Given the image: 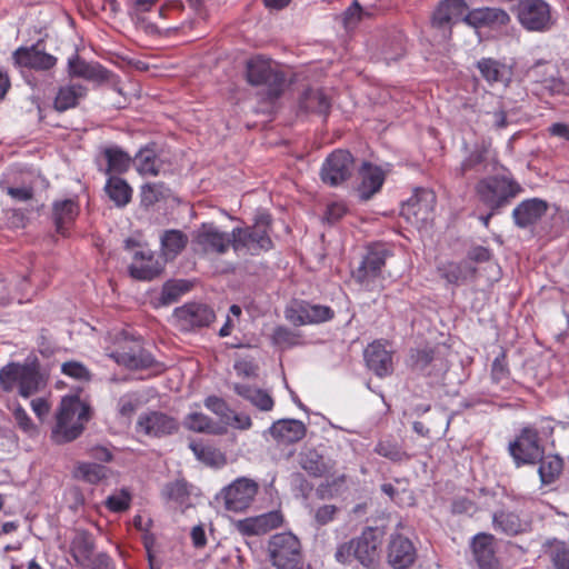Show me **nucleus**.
I'll return each mask as SVG.
<instances>
[{
    "mask_svg": "<svg viewBox=\"0 0 569 569\" xmlns=\"http://www.w3.org/2000/svg\"><path fill=\"white\" fill-rule=\"evenodd\" d=\"M91 416V407L78 396L63 397L56 412L52 440L59 445L76 440L83 432Z\"/></svg>",
    "mask_w": 569,
    "mask_h": 569,
    "instance_id": "nucleus-1",
    "label": "nucleus"
},
{
    "mask_svg": "<svg viewBox=\"0 0 569 569\" xmlns=\"http://www.w3.org/2000/svg\"><path fill=\"white\" fill-rule=\"evenodd\" d=\"M47 387V378L40 365L33 362L11 361L0 368V388L4 392H17L22 398H30Z\"/></svg>",
    "mask_w": 569,
    "mask_h": 569,
    "instance_id": "nucleus-2",
    "label": "nucleus"
},
{
    "mask_svg": "<svg viewBox=\"0 0 569 569\" xmlns=\"http://www.w3.org/2000/svg\"><path fill=\"white\" fill-rule=\"evenodd\" d=\"M271 233V217L260 213L252 226L232 229V250L239 257H258L273 248Z\"/></svg>",
    "mask_w": 569,
    "mask_h": 569,
    "instance_id": "nucleus-3",
    "label": "nucleus"
},
{
    "mask_svg": "<svg viewBox=\"0 0 569 569\" xmlns=\"http://www.w3.org/2000/svg\"><path fill=\"white\" fill-rule=\"evenodd\" d=\"M473 190L477 200L493 212H500L523 192L522 186L507 174L483 177L476 182Z\"/></svg>",
    "mask_w": 569,
    "mask_h": 569,
    "instance_id": "nucleus-4",
    "label": "nucleus"
},
{
    "mask_svg": "<svg viewBox=\"0 0 569 569\" xmlns=\"http://www.w3.org/2000/svg\"><path fill=\"white\" fill-rule=\"evenodd\" d=\"M246 79L252 87L261 88L266 100L280 98L286 88V74L279 66L264 56H254L246 63Z\"/></svg>",
    "mask_w": 569,
    "mask_h": 569,
    "instance_id": "nucleus-5",
    "label": "nucleus"
},
{
    "mask_svg": "<svg viewBox=\"0 0 569 569\" xmlns=\"http://www.w3.org/2000/svg\"><path fill=\"white\" fill-rule=\"evenodd\" d=\"M553 428L548 421L547 427L538 429L535 425H528L520 429L516 438L509 442L508 452L511 456L516 467L533 466L541 460L545 455L541 433H551Z\"/></svg>",
    "mask_w": 569,
    "mask_h": 569,
    "instance_id": "nucleus-6",
    "label": "nucleus"
},
{
    "mask_svg": "<svg viewBox=\"0 0 569 569\" xmlns=\"http://www.w3.org/2000/svg\"><path fill=\"white\" fill-rule=\"evenodd\" d=\"M267 553L276 569H305L301 541L290 531L272 535L267 543Z\"/></svg>",
    "mask_w": 569,
    "mask_h": 569,
    "instance_id": "nucleus-7",
    "label": "nucleus"
},
{
    "mask_svg": "<svg viewBox=\"0 0 569 569\" xmlns=\"http://www.w3.org/2000/svg\"><path fill=\"white\" fill-rule=\"evenodd\" d=\"M389 256L390 250L385 244L370 246L359 267L352 272L355 281L368 291L381 290L382 270Z\"/></svg>",
    "mask_w": 569,
    "mask_h": 569,
    "instance_id": "nucleus-8",
    "label": "nucleus"
},
{
    "mask_svg": "<svg viewBox=\"0 0 569 569\" xmlns=\"http://www.w3.org/2000/svg\"><path fill=\"white\" fill-rule=\"evenodd\" d=\"M191 246L201 257L223 256L232 248V231H223L213 222L201 223L193 232Z\"/></svg>",
    "mask_w": 569,
    "mask_h": 569,
    "instance_id": "nucleus-9",
    "label": "nucleus"
},
{
    "mask_svg": "<svg viewBox=\"0 0 569 569\" xmlns=\"http://www.w3.org/2000/svg\"><path fill=\"white\" fill-rule=\"evenodd\" d=\"M172 317L180 331L193 332L208 328L216 320V312L207 303L192 301L176 308Z\"/></svg>",
    "mask_w": 569,
    "mask_h": 569,
    "instance_id": "nucleus-10",
    "label": "nucleus"
},
{
    "mask_svg": "<svg viewBox=\"0 0 569 569\" xmlns=\"http://www.w3.org/2000/svg\"><path fill=\"white\" fill-rule=\"evenodd\" d=\"M516 13L519 23L528 31L542 32L553 23L550 6L545 0H520Z\"/></svg>",
    "mask_w": 569,
    "mask_h": 569,
    "instance_id": "nucleus-11",
    "label": "nucleus"
},
{
    "mask_svg": "<svg viewBox=\"0 0 569 569\" xmlns=\"http://www.w3.org/2000/svg\"><path fill=\"white\" fill-rule=\"evenodd\" d=\"M12 63L18 69L46 72L53 69L58 59L44 50L43 41L39 40L31 46L17 48L11 56Z\"/></svg>",
    "mask_w": 569,
    "mask_h": 569,
    "instance_id": "nucleus-12",
    "label": "nucleus"
},
{
    "mask_svg": "<svg viewBox=\"0 0 569 569\" xmlns=\"http://www.w3.org/2000/svg\"><path fill=\"white\" fill-rule=\"evenodd\" d=\"M355 159L352 154L342 149L332 151L320 170L321 180L331 187H336L347 181L353 172Z\"/></svg>",
    "mask_w": 569,
    "mask_h": 569,
    "instance_id": "nucleus-13",
    "label": "nucleus"
},
{
    "mask_svg": "<svg viewBox=\"0 0 569 569\" xmlns=\"http://www.w3.org/2000/svg\"><path fill=\"white\" fill-rule=\"evenodd\" d=\"M469 11L465 0H441L435 8L431 16V27L439 31L443 39H450L452 26L462 21Z\"/></svg>",
    "mask_w": 569,
    "mask_h": 569,
    "instance_id": "nucleus-14",
    "label": "nucleus"
},
{
    "mask_svg": "<svg viewBox=\"0 0 569 569\" xmlns=\"http://www.w3.org/2000/svg\"><path fill=\"white\" fill-rule=\"evenodd\" d=\"M179 429V422L172 416L158 410H148L139 415L136 431L150 438H162L173 435Z\"/></svg>",
    "mask_w": 569,
    "mask_h": 569,
    "instance_id": "nucleus-15",
    "label": "nucleus"
},
{
    "mask_svg": "<svg viewBox=\"0 0 569 569\" xmlns=\"http://www.w3.org/2000/svg\"><path fill=\"white\" fill-rule=\"evenodd\" d=\"M259 490V485L248 478H238L222 491L224 507L229 511H243L250 507Z\"/></svg>",
    "mask_w": 569,
    "mask_h": 569,
    "instance_id": "nucleus-16",
    "label": "nucleus"
},
{
    "mask_svg": "<svg viewBox=\"0 0 569 569\" xmlns=\"http://www.w3.org/2000/svg\"><path fill=\"white\" fill-rule=\"evenodd\" d=\"M436 196L428 189H419L401 208V216L413 224H423L432 218Z\"/></svg>",
    "mask_w": 569,
    "mask_h": 569,
    "instance_id": "nucleus-17",
    "label": "nucleus"
},
{
    "mask_svg": "<svg viewBox=\"0 0 569 569\" xmlns=\"http://www.w3.org/2000/svg\"><path fill=\"white\" fill-rule=\"evenodd\" d=\"M284 317L295 326H306L329 321L335 317V311L328 306L300 301L287 307Z\"/></svg>",
    "mask_w": 569,
    "mask_h": 569,
    "instance_id": "nucleus-18",
    "label": "nucleus"
},
{
    "mask_svg": "<svg viewBox=\"0 0 569 569\" xmlns=\"http://www.w3.org/2000/svg\"><path fill=\"white\" fill-rule=\"evenodd\" d=\"M527 77L550 94H568L569 84L559 77L556 64L539 60L527 70Z\"/></svg>",
    "mask_w": 569,
    "mask_h": 569,
    "instance_id": "nucleus-19",
    "label": "nucleus"
},
{
    "mask_svg": "<svg viewBox=\"0 0 569 569\" xmlns=\"http://www.w3.org/2000/svg\"><path fill=\"white\" fill-rule=\"evenodd\" d=\"M511 18L509 13L496 7L475 8L467 12L462 22L473 29L488 28L497 30L509 24Z\"/></svg>",
    "mask_w": 569,
    "mask_h": 569,
    "instance_id": "nucleus-20",
    "label": "nucleus"
},
{
    "mask_svg": "<svg viewBox=\"0 0 569 569\" xmlns=\"http://www.w3.org/2000/svg\"><path fill=\"white\" fill-rule=\"evenodd\" d=\"M128 347H120L112 350L109 357L118 365L131 370L151 368L156 360L147 351H144L138 341L131 340Z\"/></svg>",
    "mask_w": 569,
    "mask_h": 569,
    "instance_id": "nucleus-21",
    "label": "nucleus"
},
{
    "mask_svg": "<svg viewBox=\"0 0 569 569\" xmlns=\"http://www.w3.org/2000/svg\"><path fill=\"white\" fill-rule=\"evenodd\" d=\"M162 270L163 264L154 252L149 249L136 250L132 256V262L128 267L130 277L139 281H151L159 277Z\"/></svg>",
    "mask_w": 569,
    "mask_h": 569,
    "instance_id": "nucleus-22",
    "label": "nucleus"
},
{
    "mask_svg": "<svg viewBox=\"0 0 569 569\" xmlns=\"http://www.w3.org/2000/svg\"><path fill=\"white\" fill-rule=\"evenodd\" d=\"M356 560L363 567L373 569L379 562L380 536L375 528H366L361 535L353 538Z\"/></svg>",
    "mask_w": 569,
    "mask_h": 569,
    "instance_id": "nucleus-23",
    "label": "nucleus"
},
{
    "mask_svg": "<svg viewBox=\"0 0 569 569\" xmlns=\"http://www.w3.org/2000/svg\"><path fill=\"white\" fill-rule=\"evenodd\" d=\"M493 530L502 535L515 537L531 531L532 520L510 510H499L492 515Z\"/></svg>",
    "mask_w": 569,
    "mask_h": 569,
    "instance_id": "nucleus-24",
    "label": "nucleus"
},
{
    "mask_svg": "<svg viewBox=\"0 0 569 569\" xmlns=\"http://www.w3.org/2000/svg\"><path fill=\"white\" fill-rule=\"evenodd\" d=\"M283 520V515L280 510H272L256 517L239 520L236 527L243 536H260L281 527Z\"/></svg>",
    "mask_w": 569,
    "mask_h": 569,
    "instance_id": "nucleus-25",
    "label": "nucleus"
},
{
    "mask_svg": "<svg viewBox=\"0 0 569 569\" xmlns=\"http://www.w3.org/2000/svg\"><path fill=\"white\" fill-rule=\"evenodd\" d=\"M549 204L540 198L526 199L512 210V220L518 228L526 229L536 224L548 211Z\"/></svg>",
    "mask_w": 569,
    "mask_h": 569,
    "instance_id": "nucleus-26",
    "label": "nucleus"
},
{
    "mask_svg": "<svg viewBox=\"0 0 569 569\" xmlns=\"http://www.w3.org/2000/svg\"><path fill=\"white\" fill-rule=\"evenodd\" d=\"M416 548L410 539L402 535H392L388 545L387 559L395 569H407L416 560Z\"/></svg>",
    "mask_w": 569,
    "mask_h": 569,
    "instance_id": "nucleus-27",
    "label": "nucleus"
},
{
    "mask_svg": "<svg viewBox=\"0 0 569 569\" xmlns=\"http://www.w3.org/2000/svg\"><path fill=\"white\" fill-rule=\"evenodd\" d=\"M363 356L367 367L373 371L376 376L383 378L392 373V355L386 349L381 341H373L368 345Z\"/></svg>",
    "mask_w": 569,
    "mask_h": 569,
    "instance_id": "nucleus-28",
    "label": "nucleus"
},
{
    "mask_svg": "<svg viewBox=\"0 0 569 569\" xmlns=\"http://www.w3.org/2000/svg\"><path fill=\"white\" fill-rule=\"evenodd\" d=\"M79 203L74 199L54 200L52 202L51 217L56 231L66 237L68 234V230L79 216Z\"/></svg>",
    "mask_w": 569,
    "mask_h": 569,
    "instance_id": "nucleus-29",
    "label": "nucleus"
},
{
    "mask_svg": "<svg viewBox=\"0 0 569 569\" xmlns=\"http://www.w3.org/2000/svg\"><path fill=\"white\" fill-rule=\"evenodd\" d=\"M268 431L278 443L291 445L305 438L307 428L300 420L280 419Z\"/></svg>",
    "mask_w": 569,
    "mask_h": 569,
    "instance_id": "nucleus-30",
    "label": "nucleus"
},
{
    "mask_svg": "<svg viewBox=\"0 0 569 569\" xmlns=\"http://www.w3.org/2000/svg\"><path fill=\"white\" fill-rule=\"evenodd\" d=\"M361 182L358 186L359 198L363 201L369 200L375 193L380 191L386 176L382 169L369 162H363L359 170Z\"/></svg>",
    "mask_w": 569,
    "mask_h": 569,
    "instance_id": "nucleus-31",
    "label": "nucleus"
},
{
    "mask_svg": "<svg viewBox=\"0 0 569 569\" xmlns=\"http://www.w3.org/2000/svg\"><path fill=\"white\" fill-rule=\"evenodd\" d=\"M481 77L490 86L501 83L507 86L512 77L511 68L493 58H481L476 64Z\"/></svg>",
    "mask_w": 569,
    "mask_h": 569,
    "instance_id": "nucleus-32",
    "label": "nucleus"
},
{
    "mask_svg": "<svg viewBox=\"0 0 569 569\" xmlns=\"http://www.w3.org/2000/svg\"><path fill=\"white\" fill-rule=\"evenodd\" d=\"M472 552L480 569H496L497 559L493 551V536L478 533L472 540Z\"/></svg>",
    "mask_w": 569,
    "mask_h": 569,
    "instance_id": "nucleus-33",
    "label": "nucleus"
},
{
    "mask_svg": "<svg viewBox=\"0 0 569 569\" xmlns=\"http://www.w3.org/2000/svg\"><path fill=\"white\" fill-rule=\"evenodd\" d=\"M300 467L311 477L321 478L335 468L332 460H326L317 450L308 449L300 453Z\"/></svg>",
    "mask_w": 569,
    "mask_h": 569,
    "instance_id": "nucleus-34",
    "label": "nucleus"
},
{
    "mask_svg": "<svg viewBox=\"0 0 569 569\" xmlns=\"http://www.w3.org/2000/svg\"><path fill=\"white\" fill-rule=\"evenodd\" d=\"M232 389L239 397L261 411H271L274 406L273 398L267 390L246 383H233Z\"/></svg>",
    "mask_w": 569,
    "mask_h": 569,
    "instance_id": "nucleus-35",
    "label": "nucleus"
},
{
    "mask_svg": "<svg viewBox=\"0 0 569 569\" xmlns=\"http://www.w3.org/2000/svg\"><path fill=\"white\" fill-rule=\"evenodd\" d=\"M68 73L72 78H82L86 80L106 79V69L98 63H89L78 54L68 59Z\"/></svg>",
    "mask_w": 569,
    "mask_h": 569,
    "instance_id": "nucleus-36",
    "label": "nucleus"
},
{
    "mask_svg": "<svg viewBox=\"0 0 569 569\" xmlns=\"http://www.w3.org/2000/svg\"><path fill=\"white\" fill-rule=\"evenodd\" d=\"M299 108L308 113L327 116L331 102L321 89H307L299 99Z\"/></svg>",
    "mask_w": 569,
    "mask_h": 569,
    "instance_id": "nucleus-37",
    "label": "nucleus"
},
{
    "mask_svg": "<svg viewBox=\"0 0 569 569\" xmlns=\"http://www.w3.org/2000/svg\"><path fill=\"white\" fill-rule=\"evenodd\" d=\"M140 176L156 177L160 173L162 161L151 147L141 148L132 161Z\"/></svg>",
    "mask_w": 569,
    "mask_h": 569,
    "instance_id": "nucleus-38",
    "label": "nucleus"
},
{
    "mask_svg": "<svg viewBox=\"0 0 569 569\" xmlns=\"http://www.w3.org/2000/svg\"><path fill=\"white\" fill-rule=\"evenodd\" d=\"M87 94L86 87L81 84H67L59 88L53 101L57 111L63 112L78 106L80 99Z\"/></svg>",
    "mask_w": 569,
    "mask_h": 569,
    "instance_id": "nucleus-39",
    "label": "nucleus"
},
{
    "mask_svg": "<svg viewBox=\"0 0 569 569\" xmlns=\"http://www.w3.org/2000/svg\"><path fill=\"white\" fill-rule=\"evenodd\" d=\"M94 543L87 531H77L70 543L71 555L79 566H84L91 558Z\"/></svg>",
    "mask_w": 569,
    "mask_h": 569,
    "instance_id": "nucleus-40",
    "label": "nucleus"
},
{
    "mask_svg": "<svg viewBox=\"0 0 569 569\" xmlns=\"http://www.w3.org/2000/svg\"><path fill=\"white\" fill-rule=\"evenodd\" d=\"M102 154L107 161L106 173H123L129 168L133 159L118 146L106 147Z\"/></svg>",
    "mask_w": 569,
    "mask_h": 569,
    "instance_id": "nucleus-41",
    "label": "nucleus"
},
{
    "mask_svg": "<svg viewBox=\"0 0 569 569\" xmlns=\"http://www.w3.org/2000/svg\"><path fill=\"white\" fill-rule=\"evenodd\" d=\"M375 452L395 463H403L411 459V455L403 450L392 437L380 439L375 447Z\"/></svg>",
    "mask_w": 569,
    "mask_h": 569,
    "instance_id": "nucleus-42",
    "label": "nucleus"
},
{
    "mask_svg": "<svg viewBox=\"0 0 569 569\" xmlns=\"http://www.w3.org/2000/svg\"><path fill=\"white\" fill-rule=\"evenodd\" d=\"M161 251L167 259H174L187 246L188 237L181 230H166L161 238Z\"/></svg>",
    "mask_w": 569,
    "mask_h": 569,
    "instance_id": "nucleus-43",
    "label": "nucleus"
},
{
    "mask_svg": "<svg viewBox=\"0 0 569 569\" xmlns=\"http://www.w3.org/2000/svg\"><path fill=\"white\" fill-rule=\"evenodd\" d=\"M106 192L109 198L118 206H127L132 197V189L128 182L117 176H111L106 183Z\"/></svg>",
    "mask_w": 569,
    "mask_h": 569,
    "instance_id": "nucleus-44",
    "label": "nucleus"
},
{
    "mask_svg": "<svg viewBox=\"0 0 569 569\" xmlns=\"http://www.w3.org/2000/svg\"><path fill=\"white\" fill-rule=\"evenodd\" d=\"M538 463V473L542 485L552 483L560 476L563 468V461L557 455H543Z\"/></svg>",
    "mask_w": 569,
    "mask_h": 569,
    "instance_id": "nucleus-45",
    "label": "nucleus"
},
{
    "mask_svg": "<svg viewBox=\"0 0 569 569\" xmlns=\"http://www.w3.org/2000/svg\"><path fill=\"white\" fill-rule=\"evenodd\" d=\"M169 188L163 182H148L141 186L140 201L143 207H151L169 196Z\"/></svg>",
    "mask_w": 569,
    "mask_h": 569,
    "instance_id": "nucleus-46",
    "label": "nucleus"
},
{
    "mask_svg": "<svg viewBox=\"0 0 569 569\" xmlns=\"http://www.w3.org/2000/svg\"><path fill=\"white\" fill-rule=\"evenodd\" d=\"M546 555L555 569H569V542L550 541L547 546Z\"/></svg>",
    "mask_w": 569,
    "mask_h": 569,
    "instance_id": "nucleus-47",
    "label": "nucleus"
},
{
    "mask_svg": "<svg viewBox=\"0 0 569 569\" xmlns=\"http://www.w3.org/2000/svg\"><path fill=\"white\" fill-rule=\"evenodd\" d=\"M271 341L281 349H290L301 343V335L288 327L278 326L271 335Z\"/></svg>",
    "mask_w": 569,
    "mask_h": 569,
    "instance_id": "nucleus-48",
    "label": "nucleus"
},
{
    "mask_svg": "<svg viewBox=\"0 0 569 569\" xmlns=\"http://www.w3.org/2000/svg\"><path fill=\"white\" fill-rule=\"evenodd\" d=\"M74 477L89 483H98L106 477V468L94 462H79L74 468Z\"/></svg>",
    "mask_w": 569,
    "mask_h": 569,
    "instance_id": "nucleus-49",
    "label": "nucleus"
},
{
    "mask_svg": "<svg viewBox=\"0 0 569 569\" xmlns=\"http://www.w3.org/2000/svg\"><path fill=\"white\" fill-rule=\"evenodd\" d=\"M189 290V286L186 281H169L166 282L161 290L160 301L162 305H171Z\"/></svg>",
    "mask_w": 569,
    "mask_h": 569,
    "instance_id": "nucleus-50",
    "label": "nucleus"
},
{
    "mask_svg": "<svg viewBox=\"0 0 569 569\" xmlns=\"http://www.w3.org/2000/svg\"><path fill=\"white\" fill-rule=\"evenodd\" d=\"M61 372L80 382H89L92 378V373L88 367L76 360L63 362L61 365Z\"/></svg>",
    "mask_w": 569,
    "mask_h": 569,
    "instance_id": "nucleus-51",
    "label": "nucleus"
},
{
    "mask_svg": "<svg viewBox=\"0 0 569 569\" xmlns=\"http://www.w3.org/2000/svg\"><path fill=\"white\" fill-rule=\"evenodd\" d=\"M410 359L413 369L421 372L427 371L433 361L440 360L432 348L417 349L411 352Z\"/></svg>",
    "mask_w": 569,
    "mask_h": 569,
    "instance_id": "nucleus-52",
    "label": "nucleus"
},
{
    "mask_svg": "<svg viewBox=\"0 0 569 569\" xmlns=\"http://www.w3.org/2000/svg\"><path fill=\"white\" fill-rule=\"evenodd\" d=\"M189 430L197 432H214V422L203 413L194 412L190 413L184 422Z\"/></svg>",
    "mask_w": 569,
    "mask_h": 569,
    "instance_id": "nucleus-53",
    "label": "nucleus"
},
{
    "mask_svg": "<svg viewBox=\"0 0 569 569\" xmlns=\"http://www.w3.org/2000/svg\"><path fill=\"white\" fill-rule=\"evenodd\" d=\"M190 449L194 453L198 460L206 465L213 466L222 458L221 453L210 446H204L198 442H190Z\"/></svg>",
    "mask_w": 569,
    "mask_h": 569,
    "instance_id": "nucleus-54",
    "label": "nucleus"
},
{
    "mask_svg": "<svg viewBox=\"0 0 569 569\" xmlns=\"http://www.w3.org/2000/svg\"><path fill=\"white\" fill-rule=\"evenodd\" d=\"M510 370L507 363V356L501 351L492 361L491 365V379L495 383L499 385L509 379Z\"/></svg>",
    "mask_w": 569,
    "mask_h": 569,
    "instance_id": "nucleus-55",
    "label": "nucleus"
},
{
    "mask_svg": "<svg viewBox=\"0 0 569 569\" xmlns=\"http://www.w3.org/2000/svg\"><path fill=\"white\" fill-rule=\"evenodd\" d=\"M130 502V492L127 489H121L119 492L107 498L106 506L113 512H123L129 509Z\"/></svg>",
    "mask_w": 569,
    "mask_h": 569,
    "instance_id": "nucleus-56",
    "label": "nucleus"
},
{
    "mask_svg": "<svg viewBox=\"0 0 569 569\" xmlns=\"http://www.w3.org/2000/svg\"><path fill=\"white\" fill-rule=\"evenodd\" d=\"M487 149L485 147H476L459 167L460 176H465L468 171L476 169L486 160Z\"/></svg>",
    "mask_w": 569,
    "mask_h": 569,
    "instance_id": "nucleus-57",
    "label": "nucleus"
},
{
    "mask_svg": "<svg viewBox=\"0 0 569 569\" xmlns=\"http://www.w3.org/2000/svg\"><path fill=\"white\" fill-rule=\"evenodd\" d=\"M139 406V399L136 395L127 393L120 397L117 405L118 413L127 419H130Z\"/></svg>",
    "mask_w": 569,
    "mask_h": 569,
    "instance_id": "nucleus-58",
    "label": "nucleus"
},
{
    "mask_svg": "<svg viewBox=\"0 0 569 569\" xmlns=\"http://www.w3.org/2000/svg\"><path fill=\"white\" fill-rule=\"evenodd\" d=\"M164 495L170 500L183 502L189 496L187 483L183 480L168 483L164 488Z\"/></svg>",
    "mask_w": 569,
    "mask_h": 569,
    "instance_id": "nucleus-59",
    "label": "nucleus"
},
{
    "mask_svg": "<svg viewBox=\"0 0 569 569\" xmlns=\"http://www.w3.org/2000/svg\"><path fill=\"white\" fill-rule=\"evenodd\" d=\"M346 482V476L341 475L332 480H327L326 482L321 483L317 489V495L321 498H331L336 495H338L340 488Z\"/></svg>",
    "mask_w": 569,
    "mask_h": 569,
    "instance_id": "nucleus-60",
    "label": "nucleus"
},
{
    "mask_svg": "<svg viewBox=\"0 0 569 569\" xmlns=\"http://www.w3.org/2000/svg\"><path fill=\"white\" fill-rule=\"evenodd\" d=\"M473 272L475 270L461 263H449L445 270L443 277L450 283H458L466 279V272Z\"/></svg>",
    "mask_w": 569,
    "mask_h": 569,
    "instance_id": "nucleus-61",
    "label": "nucleus"
},
{
    "mask_svg": "<svg viewBox=\"0 0 569 569\" xmlns=\"http://www.w3.org/2000/svg\"><path fill=\"white\" fill-rule=\"evenodd\" d=\"M13 417L19 428L28 435L37 432V428L33 425L31 418L27 411L19 405L13 410Z\"/></svg>",
    "mask_w": 569,
    "mask_h": 569,
    "instance_id": "nucleus-62",
    "label": "nucleus"
},
{
    "mask_svg": "<svg viewBox=\"0 0 569 569\" xmlns=\"http://www.w3.org/2000/svg\"><path fill=\"white\" fill-rule=\"evenodd\" d=\"M335 559L342 565L351 563L352 559H356L353 539L337 547Z\"/></svg>",
    "mask_w": 569,
    "mask_h": 569,
    "instance_id": "nucleus-63",
    "label": "nucleus"
},
{
    "mask_svg": "<svg viewBox=\"0 0 569 569\" xmlns=\"http://www.w3.org/2000/svg\"><path fill=\"white\" fill-rule=\"evenodd\" d=\"M338 511L335 505L320 506L315 512V520L319 526H326L336 518Z\"/></svg>",
    "mask_w": 569,
    "mask_h": 569,
    "instance_id": "nucleus-64",
    "label": "nucleus"
}]
</instances>
